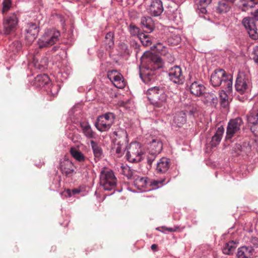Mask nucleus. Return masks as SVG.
Wrapping results in <instances>:
<instances>
[{
    "label": "nucleus",
    "instance_id": "obj_47",
    "mask_svg": "<svg viewBox=\"0 0 258 258\" xmlns=\"http://www.w3.org/2000/svg\"><path fill=\"white\" fill-rule=\"evenodd\" d=\"M130 31L132 35H135L139 33V29L137 27L131 25H130Z\"/></svg>",
    "mask_w": 258,
    "mask_h": 258
},
{
    "label": "nucleus",
    "instance_id": "obj_37",
    "mask_svg": "<svg viewBox=\"0 0 258 258\" xmlns=\"http://www.w3.org/2000/svg\"><path fill=\"white\" fill-rule=\"evenodd\" d=\"M181 41V37L178 35L173 34L167 39V43L170 45H176Z\"/></svg>",
    "mask_w": 258,
    "mask_h": 258
},
{
    "label": "nucleus",
    "instance_id": "obj_44",
    "mask_svg": "<svg viewBox=\"0 0 258 258\" xmlns=\"http://www.w3.org/2000/svg\"><path fill=\"white\" fill-rule=\"evenodd\" d=\"M3 12L8 11L11 6V0H4L3 2Z\"/></svg>",
    "mask_w": 258,
    "mask_h": 258
},
{
    "label": "nucleus",
    "instance_id": "obj_31",
    "mask_svg": "<svg viewBox=\"0 0 258 258\" xmlns=\"http://www.w3.org/2000/svg\"><path fill=\"white\" fill-rule=\"evenodd\" d=\"M70 152L72 156L77 161L80 162L85 161L86 159L85 156L79 150L76 149L75 148L72 147L70 149Z\"/></svg>",
    "mask_w": 258,
    "mask_h": 258
},
{
    "label": "nucleus",
    "instance_id": "obj_12",
    "mask_svg": "<svg viewBox=\"0 0 258 258\" xmlns=\"http://www.w3.org/2000/svg\"><path fill=\"white\" fill-rule=\"evenodd\" d=\"M107 76L116 88L122 89L125 86V82L122 76L116 71H109L107 73Z\"/></svg>",
    "mask_w": 258,
    "mask_h": 258
},
{
    "label": "nucleus",
    "instance_id": "obj_38",
    "mask_svg": "<svg viewBox=\"0 0 258 258\" xmlns=\"http://www.w3.org/2000/svg\"><path fill=\"white\" fill-rule=\"evenodd\" d=\"M139 38L144 46H149L152 43L149 35H147L144 33H140L139 34Z\"/></svg>",
    "mask_w": 258,
    "mask_h": 258
},
{
    "label": "nucleus",
    "instance_id": "obj_45",
    "mask_svg": "<svg viewBox=\"0 0 258 258\" xmlns=\"http://www.w3.org/2000/svg\"><path fill=\"white\" fill-rule=\"evenodd\" d=\"M51 87L50 89V93L53 95L54 96L56 95L58 93V91L59 89V87L57 85H51Z\"/></svg>",
    "mask_w": 258,
    "mask_h": 258
},
{
    "label": "nucleus",
    "instance_id": "obj_29",
    "mask_svg": "<svg viewBox=\"0 0 258 258\" xmlns=\"http://www.w3.org/2000/svg\"><path fill=\"white\" fill-rule=\"evenodd\" d=\"M247 120L249 124H258V109H251L247 115Z\"/></svg>",
    "mask_w": 258,
    "mask_h": 258
},
{
    "label": "nucleus",
    "instance_id": "obj_22",
    "mask_svg": "<svg viewBox=\"0 0 258 258\" xmlns=\"http://www.w3.org/2000/svg\"><path fill=\"white\" fill-rule=\"evenodd\" d=\"M162 149V143L158 140H153L148 147V152L150 154H159Z\"/></svg>",
    "mask_w": 258,
    "mask_h": 258
},
{
    "label": "nucleus",
    "instance_id": "obj_2",
    "mask_svg": "<svg viewBox=\"0 0 258 258\" xmlns=\"http://www.w3.org/2000/svg\"><path fill=\"white\" fill-rule=\"evenodd\" d=\"M148 98L155 108L159 109L162 112L166 111L168 108L167 95L163 87H154L147 91Z\"/></svg>",
    "mask_w": 258,
    "mask_h": 258
},
{
    "label": "nucleus",
    "instance_id": "obj_42",
    "mask_svg": "<svg viewBox=\"0 0 258 258\" xmlns=\"http://www.w3.org/2000/svg\"><path fill=\"white\" fill-rule=\"evenodd\" d=\"M34 66L35 68H38L40 70L44 68V67L47 65V60L46 58H44L42 61H41V63H39L38 62V60L34 57Z\"/></svg>",
    "mask_w": 258,
    "mask_h": 258
},
{
    "label": "nucleus",
    "instance_id": "obj_14",
    "mask_svg": "<svg viewBox=\"0 0 258 258\" xmlns=\"http://www.w3.org/2000/svg\"><path fill=\"white\" fill-rule=\"evenodd\" d=\"M227 74L223 69H218L214 71L211 76V83L214 87H219L222 84L224 78Z\"/></svg>",
    "mask_w": 258,
    "mask_h": 258
},
{
    "label": "nucleus",
    "instance_id": "obj_43",
    "mask_svg": "<svg viewBox=\"0 0 258 258\" xmlns=\"http://www.w3.org/2000/svg\"><path fill=\"white\" fill-rule=\"evenodd\" d=\"M157 155V154H150L149 153V152H148V155L147 156V163L150 166V167H151L152 162L154 161Z\"/></svg>",
    "mask_w": 258,
    "mask_h": 258
},
{
    "label": "nucleus",
    "instance_id": "obj_21",
    "mask_svg": "<svg viewBox=\"0 0 258 258\" xmlns=\"http://www.w3.org/2000/svg\"><path fill=\"white\" fill-rule=\"evenodd\" d=\"M170 166V159L167 158H162L157 164V172L158 173H164L169 169Z\"/></svg>",
    "mask_w": 258,
    "mask_h": 258
},
{
    "label": "nucleus",
    "instance_id": "obj_16",
    "mask_svg": "<svg viewBox=\"0 0 258 258\" xmlns=\"http://www.w3.org/2000/svg\"><path fill=\"white\" fill-rule=\"evenodd\" d=\"M249 80L245 75H239L236 78L235 87L240 94H243L248 89Z\"/></svg>",
    "mask_w": 258,
    "mask_h": 258
},
{
    "label": "nucleus",
    "instance_id": "obj_52",
    "mask_svg": "<svg viewBox=\"0 0 258 258\" xmlns=\"http://www.w3.org/2000/svg\"><path fill=\"white\" fill-rule=\"evenodd\" d=\"M131 45L132 47L135 49L136 52L138 53L139 48V45H138L136 41H133L131 42Z\"/></svg>",
    "mask_w": 258,
    "mask_h": 258
},
{
    "label": "nucleus",
    "instance_id": "obj_4",
    "mask_svg": "<svg viewBox=\"0 0 258 258\" xmlns=\"http://www.w3.org/2000/svg\"><path fill=\"white\" fill-rule=\"evenodd\" d=\"M114 134L116 136L114 139V145L112 150L116 154L117 157H120L122 156L126 148L127 144V135L126 132L122 131L120 132H115Z\"/></svg>",
    "mask_w": 258,
    "mask_h": 258
},
{
    "label": "nucleus",
    "instance_id": "obj_19",
    "mask_svg": "<svg viewBox=\"0 0 258 258\" xmlns=\"http://www.w3.org/2000/svg\"><path fill=\"white\" fill-rule=\"evenodd\" d=\"M190 93L196 96H202L205 92V86L199 82L195 81L190 86Z\"/></svg>",
    "mask_w": 258,
    "mask_h": 258
},
{
    "label": "nucleus",
    "instance_id": "obj_15",
    "mask_svg": "<svg viewBox=\"0 0 258 258\" xmlns=\"http://www.w3.org/2000/svg\"><path fill=\"white\" fill-rule=\"evenodd\" d=\"M26 40L28 43H31L36 38L39 32V28L35 23H28L26 29Z\"/></svg>",
    "mask_w": 258,
    "mask_h": 258
},
{
    "label": "nucleus",
    "instance_id": "obj_28",
    "mask_svg": "<svg viewBox=\"0 0 258 258\" xmlns=\"http://www.w3.org/2000/svg\"><path fill=\"white\" fill-rule=\"evenodd\" d=\"M81 127L85 136L89 139L95 138V133L94 132L90 125L88 122L81 123Z\"/></svg>",
    "mask_w": 258,
    "mask_h": 258
},
{
    "label": "nucleus",
    "instance_id": "obj_24",
    "mask_svg": "<svg viewBox=\"0 0 258 258\" xmlns=\"http://www.w3.org/2000/svg\"><path fill=\"white\" fill-rule=\"evenodd\" d=\"M236 0H220L217 6L216 10L219 13H225L227 12L230 8L229 3H233Z\"/></svg>",
    "mask_w": 258,
    "mask_h": 258
},
{
    "label": "nucleus",
    "instance_id": "obj_5",
    "mask_svg": "<svg viewBox=\"0 0 258 258\" xmlns=\"http://www.w3.org/2000/svg\"><path fill=\"white\" fill-rule=\"evenodd\" d=\"M60 32L55 30H47L38 42L40 48L49 47L58 41Z\"/></svg>",
    "mask_w": 258,
    "mask_h": 258
},
{
    "label": "nucleus",
    "instance_id": "obj_58",
    "mask_svg": "<svg viewBox=\"0 0 258 258\" xmlns=\"http://www.w3.org/2000/svg\"><path fill=\"white\" fill-rule=\"evenodd\" d=\"M57 47H56V46H54V47H53V49L54 51H55V50L57 49Z\"/></svg>",
    "mask_w": 258,
    "mask_h": 258
},
{
    "label": "nucleus",
    "instance_id": "obj_17",
    "mask_svg": "<svg viewBox=\"0 0 258 258\" xmlns=\"http://www.w3.org/2000/svg\"><path fill=\"white\" fill-rule=\"evenodd\" d=\"M60 169L62 173L67 177L71 176L74 172V164L69 159H66L61 162Z\"/></svg>",
    "mask_w": 258,
    "mask_h": 258
},
{
    "label": "nucleus",
    "instance_id": "obj_8",
    "mask_svg": "<svg viewBox=\"0 0 258 258\" xmlns=\"http://www.w3.org/2000/svg\"><path fill=\"white\" fill-rule=\"evenodd\" d=\"M253 18L245 17L242 20V24L247 30L250 37L253 39H258V33L254 20L258 21V9L252 13Z\"/></svg>",
    "mask_w": 258,
    "mask_h": 258
},
{
    "label": "nucleus",
    "instance_id": "obj_13",
    "mask_svg": "<svg viewBox=\"0 0 258 258\" xmlns=\"http://www.w3.org/2000/svg\"><path fill=\"white\" fill-rule=\"evenodd\" d=\"M134 180L135 185L138 187L144 188L146 187L148 184L158 186L159 184H162V183L165 181V179L160 180H153L150 181L148 178L141 177L137 174Z\"/></svg>",
    "mask_w": 258,
    "mask_h": 258
},
{
    "label": "nucleus",
    "instance_id": "obj_33",
    "mask_svg": "<svg viewBox=\"0 0 258 258\" xmlns=\"http://www.w3.org/2000/svg\"><path fill=\"white\" fill-rule=\"evenodd\" d=\"M235 248V243L233 241H229L226 243L223 248V252L226 254H231L234 251Z\"/></svg>",
    "mask_w": 258,
    "mask_h": 258
},
{
    "label": "nucleus",
    "instance_id": "obj_9",
    "mask_svg": "<svg viewBox=\"0 0 258 258\" xmlns=\"http://www.w3.org/2000/svg\"><path fill=\"white\" fill-rule=\"evenodd\" d=\"M18 22V18L15 13L6 17L3 22L4 33L10 34L14 32L16 29Z\"/></svg>",
    "mask_w": 258,
    "mask_h": 258
},
{
    "label": "nucleus",
    "instance_id": "obj_36",
    "mask_svg": "<svg viewBox=\"0 0 258 258\" xmlns=\"http://www.w3.org/2000/svg\"><path fill=\"white\" fill-rule=\"evenodd\" d=\"M223 79L222 84L223 85V88L227 89L228 91H230L232 88V77L227 74L226 77L224 78Z\"/></svg>",
    "mask_w": 258,
    "mask_h": 258
},
{
    "label": "nucleus",
    "instance_id": "obj_11",
    "mask_svg": "<svg viewBox=\"0 0 258 258\" xmlns=\"http://www.w3.org/2000/svg\"><path fill=\"white\" fill-rule=\"evenodd\" d=\"M242 123V120L240 118L231 120L227 126L226 139H231L235 134L237 133Z\"/></svg>",
    "mask_w": 258,
    "mask_h": 258
},
{
    "label": "nucleus",
    "instance_id": "obj_53",
    "mask_svg": "<svg viewBox=\"0 0 258 258\" xmlns=\"http://www.w3.org/2000/svg\"><path fill=\"white\" fill-rule=\"evenodd\" d=\"M165 57L170 63L173 62L174 61V57L170 53L168 54Z\"/></svg>",
    "mask_w": 258,
    "mask_h": 258
},
{
    "label": "nucleus",
    "instance_id": "obj_55",
    "mask_svg": "<svg viewBox=\"0 0 258 258\" xmlns=\"http://www.w3.org/2000/svg\"><path fill=\"white\" fill-rule=\"evenodd\" d=\"M157 247L158 246L157 244H153L151 245V248L152 250L156 251L157 250Z\"/></svg>",
    "mask_w": 258,
    "mask_h": 258
},
{
    "label": "nucleus",
    "instance_id": "obj_57",
    "mask_svg": "<svg viewBox=\"0 0 258 258\" xmlns=\"http://www.w3.org/2000/svg\"><path fill=\"white\" fill-rule=\"evenodd\" d=\"M189 113L191 115L193 114H194V111L193 110H190L189 111Z\"/></svg>",
    "mask_w": 258,
    "mask_h": 258
},
{
    "label": "nucleus",
    "instance_id": "obj_50",
    "mask_svg": "<svg viewBox=\"0 0 258 258\" xmlns=\"http://www.w3.org/2000/svg\"><path fill=\"white\" fill-rule=\"evenodd\" d=\"M253 59L254 61L258 64V46H256L253 49Z\"/></svg>",
    "mask_w": 258,
    "mask_h": 258
},
{
    "label": "nucleus",
    "instance_id": "obj_23",
    "mask_svg": "<svg viewBox=\"0 0 258 258\" xmlns=\"http://www.w3.org/2000/svg\"><path fill=\"white\" fill-rule=\"evenodd\" d=\"M50 79L46 74L37 75L33 82V85L36 87H42L49 82Z\"/></svg>",
    "mask_w": 258,
    "mask_h": 258
},
{
    "label": "nucleus",
    "instance_id": "obj_32",
    "mask_svg": "<svg viewBox=\"0 0 258 258\" xmlns=\"http://www.w3.org/2000/svg\"><path fill=\"white\" fill-rule=\"evenodd\" d=\"M121 172L128 179L133 180L138 173L136 171L132 170L129 167L125 166H121Z\"/></svg>",
    "mask_w": 258,
    "mask_h": 258
},
{
    "label": "nucleus",
    "instance_id": "obj_10",
    "mask_svg": "<svg viewBox=\"0 0 258 258\" xmlns=\"http://www.w3.org/2000/svg\"><path fill=\"white\" fill-rule=\"evenodd\" d=\"M169 79L173 83L177 84H182L184 78L181 68L178 66H174L168 70Z\"/></svg>",
    "mask_w": 258,
    "mask_h": 258
},
{
    "label": "nucleus",
    "instance_id": "obj_41",
    "mask_svg": "<svg viewBox=\"0 0 258 258\" xmlns=\"http://www.w3.org/2000/svg\"><path fill=\"white\" fill-rule=\"evenodd\" d=\"M211 2L212 0H201L200 1V5L198 8L202 14L206 13L207 10L206 7L211 4Z\"/></svg>",
    "mask_w": 258,
    "mask_h": 258
},
{
    "label": "nucleus",
    "instance_id": "obj_39",
    "mask_svg": "<svg viewBox=\"0 0 258 258\" xmlns=\"http://www.w3.org/2000/svg\"><path fill=\"white\" fill-rule=\"evenodd\" d=\"M258 3V0H248L247 2L243 1L242 2V7L241 10L246 12L248 10V8H252L254 5Z\"/></svg>",
    "mask_w": 258,
    "mask_h": 258
},
{
    "label": "nucleus",
    "instance_id": "obj_56",
    "mask_svg": "<svg viewBox=\"0 0 258 258\" xmlns=\"http://www.w3.org/2000/svg\"><path fill=\"white\" fill-rule=\"evenodd\" d=\"M177 229V228H166V230H167V231H168L169 232H174V231H176Z\"/></svg>",
    "mask_w": 258,
    "mask_h": 258
},
{
    "label": "nucleus",
    "instance_id": "obj_18",
    "mask_svg": "<svg viewBox=\"0 0 258 258\" xmlns=\"http://www.w3.org/2000/svg\"><path fill=\"white\" fill-rule=\"evenodd\" d=\"M149 11L154 16H159L163 11L162 2L160 0H152Z\"/></svg>",
    "mask_w": 258,
    "mask_h": 258
},
{
    "label": "nucleus",
    "instance_id": "obj_35",
    "mask_svg": "<svg viewBox=\"0 0 258 258\" xmlns=\"http://www.w3.org/2000/svg\"><path fill=\"white\" fill-rule=\"evenodd\" d=\"M205 98L207 103L215 106L217 104L218 98L216 95L213 93H208L205 94Z\"/></svg>",
    "mask_w": 258,
    "mask_h": 258
},
{
    "label": "nucleus",
    "instance_id": "obj_25",
    "mask_svg": "<svg viewBox=\"0 0 258 258\" xmlns=\"http://www.w3.org/2000/svg\"><path fill=\"white\" fill-rule=\"evenodd\" d=\"M141 24L143 29L146 32H151L154 29V22L150 17H144L142 18Z\"/></svg>",
    "mask_w": 258,
    "mask_h": 258
},
{
    "label": "nucleus",
    "instance_id": "obj_7",
    "mask_svg": "<svg viewBox=\"0 0 258 258\" xmlns=\"http://www.w3.org/2000/svg\"><path fill=\"white\" fill-rule=\"evenodd\" d=\"M143 152L138 142L131 143L127 148L126 157L130 162H139L142 159Z\"/></svg>",
    "mask_w": 258,
    "mask_h": 258
},
{
    "label": "nucleus",
    "instance_id": "obj_40",
    "mask_svg": "<svg viewBox=\"0 0 258 258\" xmlns=\"http://www.w3.org/2000/svg\"><path fill=\"white\" fill-rule=\"evenodd\" d=\"M113 33L111 32H109L106 34L105 37L104 42L110 48L114 44V42L113 40Z\"/></svg>",
    "mask_w": 258,
    "mask_h": 258
},
{
    "label": "nucleus",
    "instance_id": "obj_6",
    "mask_svg": "<svg viewBox=\"0 0 258 258\" xmlns=\"http://www.w3.org/2000/svg\"><path fill=\"white\" fill-rule=\"evenodd\" d=\"M115 118V115L111 112L100 115L95 123V127L101 132H107L113 124Z\"/></svg>",
    "mask_w": 258,
    "mask_h": 258
},
{
    "label": "nucleus",
    "instance_id": "obj_34",
    "mask_svg": "<svg viewBox=\"0 0 258 258\" xmlns=\"http://www.w3.org/2000/svg\"><path fill=\"white\" fill-rule=\"evenodd\" d=\"M219 96L221 99V105L224 108L228 106L229 101L228 100V96L225 91L222 90L219 92Z\"/></svg>",
    "mask_w": 258,
    "mask_h": 258
},
{
    "label": "nucleus",
    "instance_id": "obj_48",
    "mask_svg": "<svg viewBox=\"0 0 258 258\" xmlns=\"http://www.w3.org/2000/svg\"><path fill=\"white\" fill-rule=\"evenodd\" d=\"M120 47L121 50L127 54H129L131 52V51L128 48L127 45L124 43H122L120 44Z\"/></svg>",
    "mask_w": 258,
    "mask_h": 258
},
{
    "label": "nucleus",
    "instance_id": "obj_54",
    "mask_svg": "<svg viewBox=\"0 0 258 258\" xmlns=\"http://www.w3.org/2000/svg\"><path fill=\"white\" fill-rule=\"evenodd\" d=\"M159 53H160L161 55H162L163 56H166L169 53L168 52V51L167 49V48L166 47L165 48L163 49L162 51L161 52H160Z\"/></svg>",
    "mask_w": 258,
    "mask_h": 258
},
{
    "label": "nucleus",
    "instance_id": "obj_46",
    "mask_svg": "<svg viewBox=\"0 0 258 258\" xmlns=\"http://www.w3.org/2000/svg\"><path fill=\"white\" fill-rule=\"evenodd\" d=\"M81 190L79 189L74 188L72 190L67 189V193L69 197H71L72 195H75L80 192Z\"/></svg>",
    "mask_w": 258,
    "mask_h": 258
},
{
    "label": "nucleus",
    "instance_id": "obj_26",
    "mask_svg": "<svg viewBox=\"0 0 258 258\" xmlns=\"http://www.w3.org/2000/svg\"><path fill=\"white\" fill-rule=\"evenodd\" d=\"M224 131V129L223 127L220 126L218 128L211 141V145L212 147H216L220 143Z\"/></svg>",
    "mask_w": 258,
    "mask_h": 258
},
{
    "label": "nucleus",
    "instance_id": "obj_3",
    "mask_svg": "<svg viewBox=\"0 0 258 258\" xmlns=\"http://www.w3.org/2000/svg\"><path fill=\"white\" fill-rule=\"evenodd\" d=\"M117 183L114 172L110 169L104 168L100 175V183L105 190H114Z\"/></svg>",
    "mask_w": 258,
    "mask_h": 258
},
{
    "label": "nucleus",
    "instance_id": "obj_49",
    "mask_svg": "<svg viewBox=\"0 0 258 258\" xmlns=\"http://www.w3.org/2000/svg\"><path fill=\"white\" fill-rule=\"evenodd\" d=\"M251 125L250 127L251 131L255 136H258V123Z\"/></svg>",
    "mask_w": 258,
    "mask_h": 258
},
{
    "label": "nucleus",
    "instance_id": "obj_27",
    "mask_svg": "<svg viewBox=\"0 0 258 258\" xmlns=\"http://www.w3.org/2000/svg\"><path fill=\"white\" fill-rule=\"evenodd\" d=\"M186 113L185 111H182L175 113L173 123L178 127H181L186 122Z\"/></svg>",
    "mask_w": 258,
    "mask_h": 258
},
{
    "label": "nucleus",
    "instance_id": "obj_30",
    "mask_svg": "<svg viewBox=\"0 0 258 258\" xmlns=\"http://www.w3.org/2000/svg\"><path fill=\"white\" fill-rule=\"evenodd\" d=\"M91 145L93 151V154L96 160H99L103 154V151L101 147L95 141H91Z\"/></svg>",
    "mask_w": 258,
    "mask_h": 258
},
{
    "label": "nucleus",
    "instance_id": "obj_1",
    "mask_svg": "<svg viewBox=\"0 0 258 258\" xmlns=\"http://www.w3.org/2000/svg\"><path fill=\"white\" fill-rule=\"evenodd\" d=\"M143 69L140 71V77L146 84L154 81L156 76L155 71L162 67V59L152 53L148 56L144 55L142 58Z\"/></svg>",
    "mask_w": 258,
    "mask_h": 258
},
{
    "label": "nucleus",
    "instance_id": "obj_20",
    "mask_svg": "<svg viewBox=\"0 0 258 258\" xmlns=\"http://www.w3.org/2000/svg\"><path fill=\"white\" fill-rule=\"evenodd\" d=\"M254 249L251 246H241L238 249L237 258H252Z\"/></svg>",
    "mask_w": 258,
    "mask_h": 258
},
{
    "label": "nucleus",
    "instance_id": "obj_51",
    "mask_svg": "<svg viewBox=\"0 0 258 258\" xmlns=\"http://www.w3.org/2000/svg\"><path fill=\"white\" fill-rule=\"evenodd\" d=\"M155 48L156 49V51L160 53L161 52L163 49L166 48L164 46H163L161 43H158L155 46Z\"/></svg>",
    "mask_w": 258,
    "mask_h": 258
}]
</instances>
